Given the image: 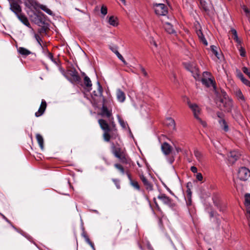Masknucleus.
I'll return each mask as SVG.
<instances>
[{"instance_id": "obj_1", "label": "nucleus", "mask_w": 250, "mask_h": 250, "mask_svg": "<svg viewBox=\"0 0 250 250\" xmlns=\"http://www.w3.org/2000/svg\"><path fill=\"white\" fill-rule=\"evenodd\" d=\"M98 123L101 128L104 130V140L109 142L110 139H116L118 137L117 129H111L107 123L103 119H100Z\"/></svg>"}, {"instance_id": "obj_2", "label": "nucleus", "mask_w": 250, "mask_h": 250, "mask_svg": "<svg viewBox=\"0 0 250 250\" xmlns=\"http://www.w3.org/2000/svg\"><path fill=\"white\" fill-rule=\"evenodd\" d=\"M111 152L115 157L117 158L121 163L127 164L128 158L125 149L121 148L118 144L115 145L113 143H111Z\"/></svg>"}, {"instance_id": "obj_3", "label": "nucleus", "mask_w": 250, "mask_h": 250, "mask_svg": "<svg viewBox=\"0 0 250 250\" xmlns=\"http://www.w3.org/2000/svg\"><path fill=\"white\" fill-rule=\"evenodd\" d=\"M188 105L192 111L194 117L203 125V126L206 127L207 124L205 122L202 121L199 117V115L201 113V108L200 107L195 104H191L188 102Z\"/></svg>"}, {"instance_id": "obj_4", "label": "nucleus", "mask_w": 250, "mask_h": 250, "mask_svg": "<svg viewBox=\"0 0 250 250\" xmlns=\"http://www.w3.org/2000/svg\"><path fill=\"white\" fill-rule=\"evenodd\" d=\"M152 8L156 15L165 16L168 13L167 7L163 3H153Z\"/></svg>"}, {"instance_id": "obj_5", "label": "nucleus", "mask_w": 250, "mask_h": 250, "mask_svg": "<svg viewBox=\"0 0 250 250\" xmlns=\"http://www.w3.org/2000/svg\"><path fill=\"white\" fill-rule=\"evenodd\" d=\"M66 77L69 81L73 83H79L81 81V78L75 68H71L67 71Z\"/></svg>"}, {"instance_id": "obj_6", "label": "nucleus", "mask_w": 250, "mask_h": 250, "mask_svg": "<svg viewBox=\"0 0 250 250\" xmlns=\"http://www.w3.org/2000/svg\"><path fill=\"white\" fill-rule=\"evenodd\" d=\"M237 177L240 180L245 181L250 177V170L246 167H241L238 171Z\"/></svg>"}, {"instance_id": "obj_7", "label": "nucleus", "mask_w": 250, "mask_h": 250, "mask_svg": "<svg viewBox=\"0 0 250 250\" xmlns=\"http://www.w3.org/2000/svg\"><path fill=\"white\" fill-rule=\"evenodd\" d=\"M10 5V9L17 15L21 13V8L15 0H8Z\"/></svg>"}, {"instance_id": "obj_8", "label": "nucleus", "mask_w": 250, "mask_h": 250, "mask_svg": "<svg viewBox=\"0 0 250 250\" xmlns=\"http://www.w3.org/2000/svg\"><path fill=\"white\" fill-rule=\"evenodd\" d=\"M241 154L236 150L231 151L228 155V160L231 164L235 163L240 157Z\"/></svg>"}, {"instance_id": "obj_9", "label": "nucleus", "mask_w": 250, "mask_h": 250, "mask_svg": "<svg viewBox=\"0 0 250 250\" xmlns=\"http://www.w3.org/2000/svg\"><path fill=\"white\" fill-rule=\"evenodd\" d=\"M221 102L223 104V106L225 108V110L227 112H230L231 110L233 102L231 99L224 98L221 100Z\"/></svg>"}, {"instance_id": "obj_10", "label": "nucleus", "mask_w": 250, "mask_h": 250, "mask_svg": "<svg viewBox=\"0 0 250 250\" xmlns=\"http://www.w3.org/2000/svg\"><path fill=\"white\" fill-rule=\"evenodd\" d=\"M158 198L161 200L165 204L167 205L170 207L172 206V200L169 197L166 196L165 194H160L158 196Z\"/></svg>"}, {"instance_id": "obj_11", "label": "nucleus", "mask_w": 250, "mask_h": 250, "mask_svg": "<svg viewBox=\"0 0 250 250\" xmlns=\"http://www.w3.org/2000/svg\"><path fill=\"white\" fill-rule=\"evenodd\" d=\"M47 106V104L44 100H42L41 104L38 111L35 113L37 117L42 116Z\"/></svg>"}, {"instance_id": "obj_12", "label": "nucleus", "mask_w": 250, "mask_h": 250, "mask_svg": "<svg viewBox=\"0 0 250 250\" xmlns=\"http://www.w3.org/2000/svg\"><path fill=\"white\" fill-rule=\"evenodd\" d=\"M161 149L164 154L169 155L172 151V147L167 143L165 142L161 146Z\"/></svg>"}, {"instance_id": "obj_13", "label": "nucleus", "mask_w": 250, "mask_h": 250, "mask_svg": "<svg viewBox=\"0 0 250 250\" xmlns=\"http://www.w3.org/2000/svg\"><path fill=\"white\" fill-rule=\"evenodd\" d=\"M164 27L167 32L170 34H176V31L173 28V25L168 22H165L164 23Z\"/></svg>"}, {"instance_id": "obj_14", "label": "nucleus", "mask_w": 250, "mask_h": 250, "mask_svg": "<svg viewBox=\"0 0 250 250\" xmlns=\"http://www.w3.org/2000/svg\"><path fill=\"white\" fill-rule=\"evenodd\" d=\"M17 17L23 24L28 27H31L28 20L23 14L21 13L17 15Z\"/></svg>"}, {"instance_id": "obj_15", "label": "nucleus", "mask_w": 250, "mask_h": 250, "mask_svg": "<svg viewBox=\"0 0 250 250\" xmlns=\"http://www.w3.org/2000/svg\"><path fill=\"white\" fill-rule=\"evenodd\" d=\"M140 178L144 186L146 187V189L149 190H152L153 189V186L146 178V177L142 175L140 176Z\"/></svg>"}, {"instance_id": "obj_16", "label": "nucleus", "mask_w": 250, "mask_h": 250, "mask_svg": "<svg viewBox=\"0 0 250 250\" xmlns=\"http://www.w3.org/2000/svg\"><path fill=\"white\" fill-rule=\"evenodd\" d=\"M201 82L203 84L208 87L212 86L214 89L215 88V83L211 78H202Z\"/></svg>"}, {"instance_id": "obj_17", "label": "nucleus", "mask_w": 250, "mask_h": 250, "mask_svg": "<svg viewBox=\"0 0 250 250\" xmlns=\"http://www.w3.org/2000/svg\"><path fill=\"white\" fill-rule=\"evenodd\" d=\"M201 7L206 12H208L211 8V4L209 2H207L205 0H199Z\"/></svg>"}, {"instance_id": "obj_18", "label": "nucleus", "mask_w": 250, "mask_h": 250, "mask_svg": "<svg viewBox=\"0 0 250 250\" xmlns=\"http://www.w3.org/2000/svg\"><path fill=\"white\" fill-rule=\"evenodd\" d=\"M117 98L118 101L123 103L125 99V93L121 89H119L116 92Z\"/></svg>"}, {"instance_id": "obj_19", "label": "nucleus", "mask_w": 250, "mask_h": 250, "mask_svg": "<svg viewBox=\"0 0 250 250\" xmlns=\"http://www.w3.org/2000/svg\"><path fill=\"white\" fill-rule=\"evenodd\" d=\"M101 114L102 116H106L107 118H109L112 115V113L110 110L107 109L106 106L103 105L101 109Z\"/></svg>"}, {"instance_id": "obj_20", "label": "nucleus", "mask_w": 250, "mask_h": 250, "mask_svg": "<svg viewBox=\"0 0 250 250\" xmlns=\"http://www.w3.org/2000/svg\"><path fill=\"white\" fill-rule=\"evenodd\" d=\"M234 94L237 99L242 102H245L244 96H243L241 91L239 88H236L234 90Z\"/></svg>"}, {"instance_id": "obj_21", "label": "nucleus", "mask_w": 250, "mask_h": 250, "mask_svg": "<svg viewBox=\"0 0 250 250\" xmlns=\"http://www.w3.org/2000/svg\"><path fill=\"white\" fill-rule=\"evenodd\" d=\"M194 155L198 161L200 163H201L204 159V155L202 152L199 151L198 149H195L194 150Z\"/></svg>"}, {"instance_id": "obj_22", "label": "nucleus", "mask_w": 250, "mask_h": 250, "mask_svg": "<svg viewBox=\"0 0 250 250\" xmlns=\"http://www.w3.org/2000/svg\"><path fill=\"white\" fill-rule=\"evenodd\" d=\"M165 125L167 126L171 127L174 129L175 127V123L173 119L172 118H167L165 121Z\"/></svg>"}, {"instance_id": "obj_23", "label": "nucleus", "mask_w": 250, "mask_h": 250, "mask_svg": "<svg viewBox=\"0 0 250 250\" xmlns=\"http://www.w3.org/2000/svg\"><path fill=\"white\" fill-rule=\"evenodd\" d=\"M36 139L37 140V142L39 145V146H40L41 149L42 150H43L44 140H43L42 136L41 134L38 133L36 135Z\"/></svg>"}, {"instance_id": "obj_24", "label": "nucleus", "mask_w": 250, "mask_h": 250, "mask_svg": "<svg viewBox=\"0 0 250 250\" xmlns=\"http://www.w3.org/2000/svg\"><path fill=\"white\" fill-rule=\"evenodd\" d=\"M18 51L21 55L25 56H28L32 53L30 51L22 47L18 48Z\"/></svg>"}, {"instance_id": "obj_25", "label": "nucleus", "mask_w": 250, "mask_h": 250, "mask_svg": "<svg viewBox=\"0 0 250 250\" xmlns=\"http://www.w3.org/2000/svg\"><path fill=\"white\" fill-rule=\"evenodd\" d=\"M220 126L225 131L227 132L229 131V126L224 119H221L218 121Z\"/></svg>"}, {"instance_id": "obj_26", "label": "nucleus", "mask_w": 250, "mask_h": 250, "mask_svg": "<svg viewBox=\"0 0 250 250\" xmlns=\"http://www.w3.org/2000/svg\"><path fill=\"white\" fill-rule=\"evenodd\" d=\"M83 81L84 84L86 87L87 88L88 90L89 91L90 90H91L92 86V83L90 78L88 76H85Z\"/></svg>"}, {"instance_id": "obj_27", "label": "nucleus", "mask_w": 250, "mask_h": 250, "mask_svg": "<svg viewBox=\"0 0 250 250\" xmlns=\"http://www.w3.org/2000/svg\"><path fill=\"white\" fill-rule=\"evenodd\" d=\"M82 236L84 238L85 241L91 247V248L95 250L94 244L90 241L89 237L86 232L83 231L82 234Z\"/></svg>"}, {"instance_id": "obj_28", "label": "nucleus", "mask_w": 250, "mask_h": 250, "mask_svg": "<svg viewBox=\"0 0 250 250\" xmlns=\"http://www.w3.org/2000/svg\"><path fill=\"white\" fill-rule=\"evenodd\" d=\"M196 33L200 40V41L206 45L207 46L208 45V42L207 40H206L205 38L204 37L203 34L201 30L199 29V30L196 31Z\"/></svg>"}, {"instance_id": "obj_29", "label": "nucleus", "mask_w": 250, "mask_h": 250, "mask_svg": "<svg viewBox=\"0 0 250 250\" xmlns=\"http://www.w3.org/2000/svg\"><path fill=\"white\" fill-rule=\"evenodd\" d=\"M97 84H98V89H97V91H94L92 92V95L95 96H96V97L101 96L102 95V92H103L102 87L100 85L99 82H98Z\"/></svg>"}, {"instance_id": "obj_30", "label": "nucleus", "mask_w": 250, "mask_h": 250, "mask_svg": "<svg viewBox=\"0 0 250 250\" xmlns=\"http://www.w3.org/2000/svg\"><path fill=\"white\" fill-rule=\"evenodd\" d=\"M46 57L51 60L56 65H59V61L57 59H54L53 54L48 50H46Z\"/></svg>"}, {"instance_id": "obj_31", "label": "nucleus", "mask_w": 250, "mask_h": 250, "mask_svg": "<svg viewBox=\"0 0 250 250\" xmlns=\"http://www.w3.org/2000/svg\"><path fill=\"white\" fill-rule=\"evenodd\" d=\"M108 22L110 25L113 26H117L118 25L117 19L114 16L109 17Z\"/></svg>"}, {"instance_id": "obj_32", "label": "nucleus", "mask_w": 250, "mask_h": 250, "mask_svg": "<svg viewBox=\"0 0 250 250\" xmlns=\"http://www.w3.org/2000/svg\"><path fill=\"white\" fill-rule=\"evenodd\" d=\"M230 32L231 34L233 35V38L235 41V42L238 43H240L241 42L238 37L236 30L234 29H231Z\"/></svg>"}, {"instance_id": "obj_33", "label": "nucleus", "mask_w": 250, "mask_h": 250, "mask_svg": "<svg viewBox=\"0 0 250 250\" xmlns=\"http://www.w3.org/2000/svg\"><path fill=\"white\" fill-rule=\"evenodd\" d=\"M211 50L212 53L215 55V56L218 59H220V55L219 54L218 52V48L217 46L215 45H211L210 46Z\"/></svg>"}, {"instance_id": "obj_34", "label": "nucleus", "mask_w": 250, "mask_h": 250, "mask_svg": "<svg viewBox=\"0 0 250 250\" xmlns=\"http://www.w3.org/2000/svg\"><path fill=\"white\" fill-rule=\"evenodd\" d=\"M114 53L116 55L119 59H120L124 63V64H127L126 62L125 61L122 55L119 52L118 50L114 51Z\"/></svg>"}, {"instance_id": "obj_35", "label": "nucleus", "mask_w": 250, "mask_h": 250, "mask_svg": "<svg viewBox=\"0 0 250 250\" xmlns=\"http://www.w3.org/2000/svg\"><path fill=\"white\" fill-rule=\"evenodd\" d=\"M114 167L118 169L122 174H124L125 173V170L123 167L119 164H115Z\"/></svg>"}, {"instance_id": "obj_36", "label": "nucleus", "mask_w": 250, "mask_h": 250, "mask_svg": "<svg viewBox=\"0 0 250 250\" xmlns=\"http://www.w3.org/2000/svg\"><path fill=\"white\" fill-rule=\"evenodd\" d=\"M245 204L246 206H250V194L247 193L245 195Z\"/></svg>"}, {"instance_id": "obj_37", "label": "nucleus", "mask_w": 250, "mask_h": 250, "mask_svg": "<svg viewBox=\"0 0 250 250\" xmlns=\"http://www.w3.org/2000/svg\"><path fill=\"white\" fill-rule=\"evenodd\" d=\"M40 8L49 15H51L52 13L51 10L47 8L46 6L44 5H41L40 6Z\"/></svg>"}, {"instance_id": "obj_38", "label": "nucleus", "mask_w": 250, "mask_h": 250, "mask_svg": "<svg viewBox=\"0 0 250 250\" xmlns=\"http://www.w3.org/2000/svg\"><path fill=\"white\" fill-rule=\"evenodd\" d=\"M130 184L136 189L139 190L140 186L138 184V183L136 181L131 180Z\"/></svg>"}, {"instance_id": "obj_39", "label": "nucleus", "mask_w": 250, "mask_h": 250, "mask_svg": "<svg viewBox=\"0 0 250 250\" xmlns=\"http://www.w3.org/2000/svg\"><path fill=\"white\" fill-rule=\"evenodd\" d=\"M242 71L245 74L248 75V76L250 79V70H249L246 67H244L242 68Z\"/></svg>"}, {"instance_id": "obj_40", "label": "nucleus", "mask_w": 250, "mask_h": 250, "mask_svg": "<svg viewBox=\"0 0 250 250\" xmlns=\"http://www.w3.org/2000/svg\"><path fill=\"white\" fill-rule=\"evenodd\" d=\"M101 12L105 16L107 13V9L106 6L103 5L101 9Z\"/></svg>"}, {"instance_id": "obj_41", "label": "nucleus", "mask_w": 250, "mask_h": 250, "mask_svg": "<svg viewBox=\"0 0 250 250\" xmlns=\"http://www.w3.org/2000/svg\"><path fill=\"white\" fill-rule=\"evenodd\" d=\"M112 181L115 184L116 188L118 189H120V188H121L120 185V181L118 179H112Z\"/></svg>"}, {"instance_id": "obj_42", "label": "nucleus", "mask_w": 250, "mask_h": 250, "mask_svg": "<svg viewBox=\"0 0 250 250\" xmlns=\"http://www.w3.org/2000/svg\"><path fill=\"white\" fill-rule=\"evenodd\" d=\"M35 38L36 39V40H37V41L39 43V44H40V45L42 47V44L41 43V42H42L41 38L40 37V36L38 34H35Z\"/></svg>"}, {"instance_id": "obj_43", "label": "nucleus", "mask_w": 250, "mask_h": 250, "mask_svg": "<svg viewBox=\"0 0 250 250\" xmlns=\"http://www.w3.org/2000/svg\"><path fill=\"white\" fill-rule=\"evenodd\" d=\"M140 70L141 72L145 77H147L148 76V74L146 71L145 69L142 66H140Z\"/></svg>"}, {"instance_id": "obj_44", "label": "nucleus", "mask_w": 250, "mask_h": 250, "mask_svg": "<svg viewBox=\"0 0 250 250\" xmlns=\"http://www.w3.org/2000/svg\"><path fill=\"white\" fill-rule=\"evenodd\" d=\"M196 177L197 180L199 181H201L203 178L202 174L201 173H197V174L196 175Z\"/></svg>"}, {"instance_id": "obj_45", "label": "nucleus", "mask_w": 250, "mask_h": 250, "mask_svg": "<svg viewBox=\"0 0 250 250\" xmlns=\"http://www.w3.org/2000/svg\"><path fill=\"white\" fill-rule=\"evenodd\" d=\"M239 51H240V54L242 57L245 56L246 52H245V49L241 47L239 49Z\"/></svg>"}, {"instance_id": "obj_46", "label": "nucleus", "mask_w": 250, "mask_h": 250, "mask_svg": "<svg viewBox=\"0 0 250 250\" xmlns=\"http://www.w3.org/2000/svg\"><path fill=\"white\" fill-rule=\"evenodd\" d=\"M242 8H243V10L244 11V12H245L246 15H247L250 14V11L248 9V8H247L246 7V6L243 5V7H242Z\"/></svg>"}, {"instance_id": "obj_47", "label": "nucleus", "mask_w": 250, "mask_h": 250, "mask_svg": "<svg viewBox=\"0 0 250 250\" xmlns=\"http://www.w3.org/2000/svg\"><path fill=\"white\" fill-rule=\"evenodd\" d=\"M242 82L246 85L249 86V87H250V81H249V80H247L246 79H245Z\"/></svg>"}, {"instance_id": "obj_48", "label": "nucleus", "mask_w": 250, "mask_h": 250, "mask_svg": "<svg viewBox=\"0 0 250 250\" xmlns=\"http://www.w3.org/2000/svg\"><path fill=\"white\" fill-rule=\"evenodd\" d=\"M190 170L193 172V173H197V168L196 167H194V166H192L190 167Z\"/></svg>"}, {"instance_id": "obj_49", "label": "nucleus", "mask_w": 250, "mask_h": 250, "mask_svg": "<svg viewBox=\"0 0 250 250\" xmlns=\"http://www.w3.org/2000/svg\"><path fill=\"white\" fill-rule=\"evenodd\" d=\"M238 77L242 81V82L245 79L243 75L241 72L238 74Z\"/></svg>"}, {"instance_id": "obj_50", "label": "nucleus", "mask_w": 250, "mask_h": 250, "mask_svg": "<svg viewBox=\"0 0 250 250\" xmlns=\"http://www.w3.org/2000/svg\"><path fill=\"white\" fill-rule=\"evenodd\" d=\"M209 215L210 217H215L216 216V212L214 211H211L209 212Z\"/></svg>"}, {"instance_id": "obj_51", "label": "nucleus", "mask_w": 250, "mask_h": 250, "mask_svg": "<svg viewBox=\"0 0 250 250\" xmlns=\"http://www.w3.org/2000/svg\"><path fill=\"white\" fill-rule=\"evenodd\" d=\"M187 192L188 195V197L191 198V191L189 188H188L187 190Z\"/></svg>"}, {"instance_id": "obj_52", "label": "nucleus", "mask_w": 250, "mask_h": 250, "mask_svg": "<svg viewBox=\"0 0 250 250\" xmlns=\"http://www.w3.org/2000/svg\"><path fill=\"white\" fill-rule=\"evenodd\" d=\"M153 201H154V203H155V206H156V207L157 208L158 210H160V208L159 207V205H158V203H157V201H156V198H153Z\"/></svg>"}, {"instance_id": "obj_53", "label": "nucleus", "mask_w": 250, "mask_h": 250, "mask_svg": "<svg viewBox=\"0 0 250 250\" xmlns=\"http://www.w3.org/2000/svg\"><path fill=\"white\" fill-rule=\"evenodd\" d=\"M119 122H120V123L121 125H122V126H123L124 128H125V125L124 121L120 119Z\"/></svg>"}, {"instance_id": "obj_54", "label": "nucleus", "mask_w": 250, "mask_h": 250, "mask_svg": "<svg viewBox=\"0 0 250 250\" xmlns=\"http://www.w3.org/2000/svg\"><path fill=\"white\" fill-rule=\"evenodd\" d=\"M42 48L43 50V52L44 53V55L46 56V50H48L46 46H43L42 45Z\"/></svg>"}, {"instance_id": "obj_55", "label": "nucleus", "mask_w": 250, "mask_h": 250, "mask_svg": "<svg viewBox=\"0 0 250 250\" xmlns=\"http://www.w3.org/2000/svg\"><path fill=\"white\" fill-rule=\"evenodd\" d=\"M191 205V198L189 197L188 200L187 202V205L188 206H190Z\"/></svg>"}, {"instance_id": "obj_56", "label": "nucleus", "mask_w": 250, "mask_h": 250, "mask_svg": "<svg viewBox=\"0 0 250 250\" xmlns=\"http://www.w3.org/2000/svg\"><path fill=\"white\" fill-rule=\"evenodd\" d=\"M126 174H127V176L128 177V178L129 179V180L130 181V182H131V180H133L131 179V175L128 172H126Z\"/></svg>"}, {"instance_id": "obj_57", "label": "nucleus", "mask_w": 250, "mask_h": 250, "mask_svg": "<svg viewBox=\"0 0 250 250\" xmlns=\"http://www.w3.org/2000/svg\"><path fill=\"white\" fill-rule=\"evenodd\" d=\"M110 49L112 51V52H113L114 53V51H115L116 50H117V47H110Z\"/></svg>"}, {"instance_id": "obj_58", "label": "nucleus", "mask_w": 250, "mask_h": 250, "mask_svg": "<svg viewBox=\"0 0 250 250\" xmlns=\"http://www.w3.org/2000/svg\"><path fill=\"white\" fill-rule=\"evenodd\" d=\"M111 129H116L115 124L114 123H112V127H110Z\"/></svg>"}, {"instance_id": "obj_59", "label": "nucleus", "mask_w": 250, "mask_h": 250, "mask_svg": "<svg viewBox=\"0 0 250 250\" xmlns=\"http://www.w3.org/2000/svg\"><path fill=\"white\" fill-rule=\"evenodd\" d=\"M175 149H176V151L177 152L181 151V149L180 148L178 147H176Z\"/></svg>"}, {"instance_id": "obj_60", "label": "nucleus", "mask_w": 250, "mask_h": 250, "mask_svg": "<svg viewBox=\"0 0 250 250\" xmlns=\"http://www.w3.org/2000/svg\"><path fill=\"white\" fill-rule=\"evenodd\" d=\"M5 220L7 223H8L9 224H10V225H11L12 226V223H11V222H10V221L9 220H8L7 218H6V219H5Z\"/></svg>"}, {"instance_id": "obj_61", "label": "nucleus", "mask_w": 250, "mask_h": 250, "mask_svg": "<svg viewBox=\"0 0 250 250\" xmlns=\"http://www.w3.org/2000/svg\"><path fill=\"white\" fill-rule=\"evenodd\" d=\"M217 116H218L219 118H220V119H223V118L221 117V114H220V113H217Z\"/></svg>"}, {"instance_id": "obj_62", "label": "nucleus", "mask_w": 250, "mask_h": 250, "mask_svg": "<svg viewBox=\"0 0 250 250\" xmlns=\"http://www.w3.org/2000/svg\"><path fill=\"white\" fill-rule=\"evenodd\" d=\"M148 250H154L149 245L148 246Z\"/></svg>"}, {"instance_id": "obj_63", "label": "nucleus", "mask_w": 250, "mask_h": 250, "mask_svg": "<svg viewBox=\"0 0 250 250\" xmlns=\"http://www.w3.org/2000/svg\"><path fill=\"white\" fill-rule=\"evenodd\" d=\"M0 215L2 217V218L5 220L6 219V217L2 214L0 213Z\"/></svg>"}, {"instance_id": "obj_64", "label": "nucleus", "mask_w": 250, "mask_h": 250, "mask_svg": "<svg viewBox=\"0 0 250 250\" xmlns=\"http://www.w3.org/2000/svg\"><path fill=\"white\" fill-rule=\"evenodd\" d=\"M246 16H247V17L248 18L249 21H250V14H248V15H246Z\"/></svg>"}]
</instances>
